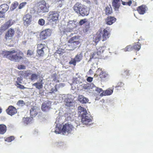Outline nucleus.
Returning a JSON list of instances; mask_svg holds the SVG:
<instances>
[{
    "instance_id": "14",
    "label": "nucleus",
    "mask_w": 153,
    "mask_h": 153,
    "mask_svg": "<svg viewBox=\"0 0 153 153\" xmlns=\"http://www.w3.org/2000/svg\"><path fill=\"white\" fill-rule=\"evenodd\" d=\"M73 128L74 127L71 124L66 123L63 126L62 131L65 133H70Z\"/></svg>"
},
{
    "instance_id": "58",
    "label": "nucleus",
    "mask_w": 153,
    "mask_h": 153,
    "mask_svg": "<svg viewBox=\"0 0 153 153\" xmlns=\"http://www.w3.org/2000/svg\"><path fill=\"white\" fill-rule=\"evenodd\" d=\"M95 91H96L98 92L99 93H100L101 92H102V88H97L95 89Z\"/></svg>"
},
{
    "instance_id": "1",
    "label": "nucleus",
    "mask_w": 153,
    "mask_h": 153,
    "mask_svg": "<svg viewBox=\"0 0 153 153\" xmlns=\"http://www.w3.org/2000/svg\"><path fill=\"white\" fill-rule=\"evenodd\" d=\"M4 56L11 61L19 62L20 60L23 59L24 54L21 51L18 50L17 51L13 50L7 51L3 53Z\"/></svg>"
},
{
    "instance_id": "45",
    "label": "nucleus",
    "mask_w": 153,
    "mask_h": 153,
    "mask_svg": "<svg viewBox=\"0 0 153 153\" xmlns=\"http://www.w3.org/2000/svg\"><path fill=\"white\" fill-rule=\"evenodd\" d=\"M14 139V137L13 136H12L6 138L5 140L6 141L10 142L13 140Z\"/></svg>"
},
{
    "instance_id": "43",
    "label": "nucleus",
    "mask_w": 153,
    "mask_h": 153,
    "mask_svg": "<svg viewBox=\"0 0 153 153\" xmlns=\"http://www.w3.org/2000/svg\"><path fill=\"white\" fill-rule=\"evenodd\" d=\"M33 54V51L32 50H27V55L28 56L30 57Z\"/></svg>"
},
{
    "instance_id": "13",
    "label": "nucleus",
    "mask_w": 153,
    "mask_h": 153,
    "mask_svg": "<svg viewBox=\"0 0 153 153\" xmlns=\"http://www.w3.org/2000/svg\"><path fill=\"white\" fill-rule=\"evenodd\" d=\"M14 23L11 19L9 20L4 24L2 25L0 27L1 31H4L7 30Z\"/></svg>"
},
{
    "instance_id": "18",
    "label": "nucleus",
    "mask_w": 153,
    "mask_h": 153,
    "mask_svg": "<svg viewBox=\"0 0 153 153\" xmlns=\"http://www.w3.org/2000/svg\"><path fill=\"white\" fill-rule=\"evenodd\" d=\"M51 108V103L49 102H45L42 103L41 109L44 111H47Z\"/></svg>"
},
{
    "instance_id": "63",
    "label": "nucleus",
    "mask_w": 153,
    "mask_h": 153,
    "mask_svg": "<svg viewBox=\"0 0 153 153\" xmlns=\"http://www.w3.org/2000/svg\"><path fill=\"white\" fill-rule=\"evenodd\" d=\"M58 129V128H56V130H55V132L56 133V134H59L60 133V131H57L56 130L57 129Z\"/></svg>"
},
{
    "instance_id": "42",
    "label": "nucleus",
    "mask_w": 153,
    "mask_h": 153,
    "mask_svg": "<svg viewBox=\"0 0 153 153\" xmlns=\"http://www.w3.org/2000/svg\"><path fill=\"white\" fill-rule=\"evenodd\" d=\"M121 1H122V4L124 5H128V6H130L132 3V2L131 0L129 1L128 2L123 1L122 0H121Z\"/></svg>"
},
{
    "instance_id": "17",
    "label": "nucleus",
    "mask_w": 153,
    "mask_h": 153,
    "mask_svg": "<svg viewBox=\"0 0 153 153\" xmlns=\"http://www.w3.org/2000/svg\"><path fill=\"white\" fill-rule=\"evenodd\" d=\"M7 114L12 116L16 114L17 112L16 109L13 106H9L6 110Z\"/></svg>"
},
{
    "instance_id": "21",
    "label": "nucleus",
    "mask_w": 153,
    "mask_h": 153,
    "mask_svg": "<svg viewBox=\"0 0 153 153\" xmlns=\"http://www.w3.org/2000/svg\"><path fill=\"white\" fill-rule=\"evenodd\" d=\"M147 9V7L146 5H142L138 7L137 10L140 14L143 15L146 13Z\"/></svg>"
},
{
    "instance_id": "2",
    "label": "nucleus",
    "mask_w": 153,
    "mask_h": 153,
    "mask_svg": "<svg viewBox=\"0 0 153 153\" xmlns=\"http://www.w3.org/2000/svg\"><path fill=\"white\" fill-rule=\"evenodd\" d=\"M79 37L75 36L71 37L68 40L66 47L68 48L69 50L73 51L76 48L80 43L79 41Z\"/></svg>"
},
{
    "instance_id": "28",
    "label": "nucleus",
    "mask_w": 153,
    "mask_h": 153,
    "mask_svg": "<svg viewBox=\"0 0 153 153\" xmlns=\"http://www.w3.org/2000/svg\"><path fill=\"white\" fill-rule=\"evenodd\" d=\"M101 37V34H100L98 32L96 35L93 37V41L95 43H97L100 41Z\"/></svg>"
},
{
    "instance_id": "5",
    "label": "nucleus",
    "mask_w": 153,
    "mask_h": 153,
    "mask_svg": "<svg viewBox=\"0 0 153 153\" xmlns=\"http://www.w3.org/2000/svg\"><path fill=\"white\" fill-rule=\"evenodd\" d=\"M104 51V47H100L97 48L96 50L91 54L90 59H92L99 58L102 56V54Z\"/></svg>"
},
{
    "instance_id": "4",
    "label": "nucleus",
    "mask_w": 153,
    "mask_h": 153,
    "mask_svg": "<svg viewBox=\"0 0 153 153\" xmlns=\"http://www.w3.org/2000/svg\"><path fill=\"white\" fill-rule=\"evenodd\" d=\"M82 122L86 125H90L92 121V117L90 114L88 113L87 112H85V114H82L81 115Z\"/></svg>"
},
{
    "instance_id": "32",
    "label": "nucleus",
    "mask_w": 153,
    "mask_h": 153,
    "mask_svg": "<svg viewBox=\"0 0 153 153\" xmlns=\"http://www.w3.org/2000/svg\"><path fill=\"white\" fill-rule=\"evenodd\" d=\"M21 74L22 76L26 78L30 75L31 74V73L30 70L25 71H22Z\"/></svg>"
},
{
    "instance_id": "62",
    "label": "nucleus",
    "mask_w": 153,
    "mask_h": 153,
    "mask_svg": "<svg viewBox=\"0 0 153 153\" xmlns=\"http://www.w3.org/2000/svg\"><path fill=\"white\" fill-rule=\"evenodd\" d=\"M57 53L59 54L62 55L63 53V52L58 50L57 51Z\"/></svg>"
},
{
    "instance_id": "36",
    "label": "nucleus",
    "mask_w": 153,
    "mask_h": 153,
    "mask_svg": "<svg viewBox=\"0 0 153 153\" xmlns=\"http://www.w3.org/2000/svg\"><path fill=\"white\" fill-rule=\"evenodd\" d=\"M45 46V44H39L37 45V50H44Z\"/></svg>"
},
{
    "instance_id": "31",
    "label": "nucleus",
    "mask_w": 153,
    "mask_h": 153,
    "mask_svg": "<svg viewBox=\"0 0 153 153\" xmlns=\"http://www.w3.org/2000/svg\"><path fill=\"white\" fill-rule=\"evenodd\" d=\"M33 119L32 117H24L23 118V121L25 123L28 124L31 123V121Z\"/></svg>"
},
{
    "instance_id": "3",
    "label": "nucleus",
    "mask_w": 153,
    "mask_h": 153,
    "mask_svg": "<svg viewBox=\"0 0 153 153\" xmlns=\"http://www.w3.org/2000/svg\"><path fill=\"white\" fill-rule=\"evenodd\" d=\"M97 76L98 78L101 81H104L108 76V74L105 71L103 70L102 68H99L96 71V73L94 75V76Z\"/></svg>"
},
{
    "instance_id": "60",
    "label": "nucleus",
    "mask_w": 153,
    "mask_h": 153,
    "mask_svg": "<svg viewBox=\"0 0 153 153\" xmlns=\"http://www.w3.org/2000/svg\"><path fill=\"white\" fill-rule=\"evenodd\" d=\"M24 102L22 100H19L18 101L17 104L18 105L22 104H24Z\"/></svg>"
},
{
    "instance_id": "39",
    "label": "nucleus",
    "mask_w": 153,
    "mask_h": 153,
    "mask_svg": "<svg viewBox=\"0 0 153 153\" xmlns=\"http://www.w3.org/2000/svg\"><path fill=\"white\" fill-rule=\"evenodd\" d=\"M78 109L79 110V111L80 113H81L82 112H83L82 114H85V112H87L86 110L84 108L82 107L81 106H79L78 108Z\"/></svg>"
},
{
    "instance_id": "11",
    "label": "nucleus",
    "mask_w": 153,
    "mask_h": 153,
    "mask_svg": "<svg viewBox=\"0 0 153 153\" xmlns=\"http://www.w3.org/2000/svg\"><path fill=\"white\" fill-rule=\"evenodd\" d=\"M15 34V30L13 29L10 28L5 33L4 38L6 40H11Z\"/></svg>"
},
{
    "instance_id": "29",
    "label": "nucleus",
    "mask_w": 153,
    "mask_h": 153,
    "mask_svg": "<svg viewBox=\"0 0 153 153\" xmlns=\"http://www.w3.org/2000/svg\"><path fill=\"white\" fill-rule=\"evenodd\" d=\"M9 6L7 4H3L0 5V10L6 13L8 10Z\"/></svg>"
},
{
    "instance_id": "55",
    "label": "nucleus",
    "mask_w": 153,
    "mask_h": 153,
    "mask_svg": "<svg viewBox=\"0 0 153 153\" xmlns=\"http://www.w3.org/2000/svg\"><path fill=\"white\" fill-rule=\"evenodd\" d=\"M5 13L2 11H0V18H4L5 17Z\"/></svg>"
},
{
    "instance_id": "50",
    "label": "nucleus",
    "mask_w": 153,
    "mask_h": 153,
    "mask_svg": "<svg viewBox=\"0 0 153 153\" xmlns=\"http://www.w3.org/2000/svg\"><path fill=\"white\" fill-rule=\"evenodd\" d=\"M17 68L19 70L25 69H26L25 66L23 65H18Z\"/></svg>"
},
{
    "instance_id": "19",
    "label": "nucleus",
    "mask_w": 153,
    "mask_h": 153,
    "mask_svg": "<svg viewBox=\"0 0 153 153\" xmlns=\"http://www.w3.org/2000/svg\"><path fill=\"white\" fill-rule=\"evenodd\" d=\"M116 19L114 16H108L105 19L106 23L107 25H111L115 22Z\"/></svg>"
},
{
    "instance_id": "44",
    "label": "nucleus",
    "mask_w": 153,
    "mask_h": 153,
    "mask_svg": "<svg viewBox=\"0 0 153 153\" xmlns=\"http://www.w3.org/2000/svg\"><path fill=\"white\" fill-rule=\"evenodd\" d=\"M37 53L40 56H43L44 54V50H37Z\"/></svg>"
},
{
    "instance_id": "61",
    "label": "nucleus",
    "mask_w": 153,
    "mask_h": 153,
    "mask_svg": "<svg viewBox=\"0 0 153 153\" xmlns=\"http://www.w3.org/2000/svg\"><path fill=\"white\" fill-rule=\"evenodd\" d=\"M124 73L126 75H128L130 74L129 71L128 70L125 71L124 72Z\"/></svg>"
},
{
    "instance_id": "53",
    "label": "nucleus",
    "mask_w": 153,
    "mask_h": 153,
    "mask_svg": "<svg viewBox=\"0 0 153 153\" xmlns=\"http://www.w3.org/2000/svg\"><path fill=\"white\" fill-rule=\"evenodd\" d=\"M85 30L86 32H87L90 28V24L89 23L85 24Z\"/></svg>"
},
{
    "instance_id": "57",
    "label": "nucleus",
    "mask_w": 153,
    "mask_h": 153,
    "mask_svg": "<svg viewBox=\"0 0 153 153\" xmlns=\"http://www.w3.org/2000/svg\"><path fill=\"white\" fill-rule=\"evenodd\" d=\"M93 78L91 77H88L87 79V81L89 82H92L93 80Z\"/></svg>"
},
{
    "instance_id": "52",
    "label": "nucleus",
    "mask_w": 153,
    "mask_h": 153,
    "mask_svg": "<svg viewBox=\"0 0 153 153\" xmlns=\"http://www.w3.org/2000/svg\"><path fill=\"white\" fill-rule=\"evenodd\" d=\"M17 81L16 82L15 84H16L17 83L20 84L22 83V79L21 77H18L17 78Z\"/></svg>"
},
{
    "instance_id": "25",
    "label": "nucleus",
    "mask_w": 153,
    "mask_h": 153,
    "mask_svg": "<svg viewBox=\"0 0 153 153\" xmlns=\"http://www.w3.org/2000/svg\"><path fill=\"white\" fill-rule=\"evenodd\" d=\"M78 100L80 102L82 103H86L88 102L89 101L88 99L82 95L79 96Z\"/></svg>"
},
{
    "instance_id": "22",
    "label": "nucleus",
    "mask_w": 153,
    "mask_h": 153,
    "mask_svg": "<svg viewBox=\"0 0 153 153\" xmlns=\"http://www.w3.org/2000/svg\"><path fill=\"white\" fill-rule=\"evenodd\" d=\"M106 15L109 16L113 13V10L110 4L107 6L104 10Z\"/></svg>"
},
{
    "instance_id": "6",
    "label": "nucleus",
    "mask_w": 153,
    "mask_h": 153,
    "mask_svg": "<svg viewBox=\"0 0 153 153\" xmlns=\"http://www.w3.org/2000/svg\"><path fill=\"white\" fill-rule=\"evenodd\" d=\"M46 3L45 1L42 0L40 1L37 3L38 6V11L39 13H44L48 11V8L47 7Z\"/></svg>"
},
{
    "instance_id": "20",
    "label": "nucleus",
    "mask_w": 153,
    "mask_h": 153,
    "mask_svg": "<svg viewBox=\"0 0 153 153\" xmlns=\"http://www.w3.org/2000/svg\"><path fill=\"white\" fill-rule=\"evenodd\" d=\"M89 13V10L88 7L85 5H84L83 7L80 10L79 14H80L82 16H87Z\"/></svg>"
},
{
    "instance_id": "15",
    "label": "nucleus",
    "mask_w": 153,
    "mask_h": 153,
    "mask_svg": "<svg viewBox=\"0 0 153 153\" xmlns=\"http://www.w3.org/2000/svg\"><path fill=\"white\" fill-rule=\"evenodd\" d=\"M84 5L80 2H77L73 7V10L76 13L79 14V13L80 10L82 9Z\"/></svg>"
},
{
    "instance_id": "7",
    "label": "nucleus",
    "mask_w": 153,
    "mask_h": 153,
    "mask_svg": "<svg viewBox=\"0 0 153 153\" xmlns=\"http://www.w3.org/2000/svg\"><path fill=\"white\" fill-rule=\"evenodd\" d=\"M110 28L107 27L104 29L103 31L101 30H99L98 32L101 34L102 41H106L109 37L110 35Z\"/></svg>"
},
{
    "instance_id": "40",
    "label": "nucleus",
    "mask_w": 153,
    "mask_h": 153,
    "mask_svg": "<svg viewBox=\"0 0 153 153\" xmlns=\"http://www.w3.org/2000/svg\"><path fill=\"white\" fill-rule=\"evenodd\" d=\"M18 5V3L17 1H15L11 6L10 8L12 10H14L16 8Z\"/></svg>"
},
{
    "instance_id": "47",
    "label": "nucleus",
    "mask_w": 153,
    "mask_h": 153,
    "mask_svg": "<svg viewBox=\"0 0 153 153\" xmlns=\"http://www.w3.org/2000/svg\"><path fill=\"white\" fill-rule=\"evenodd\" d=\"M83 87L85 89H90L91 88V86L89 84L87 83L86 84H84Z\"/></svg>"
},
{
    "instance_id": "26",
    "label": "nucleus",
    "mask_w": 153,
    "mask_h": 153,
    "mask_svg": "<svg viewBox=\"0 0 153 153\" xmlns=\"http://www.w3.org/2000/svg\"><path fill=\"white\" fill-rule=\"evenodd\" d=\"M42 80H41L40 82H37L33 84V86H35L36 88L40 89L43 88Z\"/></svg>"
},
{
    "instance_id": "8",
    "label": "nucleus",
    "mask_w": 153,
    "mask_h": 153,
    "mask_svg": "<svg viewBox=\"0 0 153 153\" xmlns=\"http://www.w3.org/2000/svg\"><path fill=\"white\" fill-rule=\"evenodd\" d=\"M59 15L57 11H51L49 13L48 19L50 22H55L59 19Z\"/></svg>"
},
{
    "instance_id": "10",
    "label": "nucleus",
    "mask_w": 153,
    "mask_h": 153,
    "mask_svg": "<svg viewBox=\"0 0 153 153\" xmlns=\"http://www.w3.org/2000/svg\"><path fill=\"white\" fill-rule=\"evenodd\" d=\"M23 20L24 25L25 26H27L31 23L32 16L31 14L27 13L24 16Z\"/></svg>"
},
{
    "instance_id": "51",
    "label": "nucleus",
    "mask_w": 153,
    "mask_h": 153,
    "mask_svg": "<svg viewBox=\"0 0 153 153\" xmlns=\"http://www.w3.org/2000/svg\"><path fill=\"white\" fill-rule=\"evenodd\" d=\"M27 4L26 2H22L21 3L19 6V9H20L23 7Z\"/></svg>"
},
{
    "instance_id": "27",
    "label": "nucleus",
    "mask_w": 153,
    "mask_h": 153,
    "mask_svg": "<svg viewBox=\"0 0 153 153\" xmlns=\"http://www.w3.org/2000/svg\"><path fill=\"white\" fill-rule=\"evenodd\" d=\"M7 128L5 125L4 124H0V134H3L6 131Z\"/></svg>"
},
{
    "instance_id": "33",
    "label": "nucleus",
    "mask_w": 153,
    "mask_h": 153,
    "mask_svg": "<svg viewBox=\"0 0 153 153\" xmlns=\"http://www.w3.org/2000/svg\"><path fill=\"white\" fill-rule=\"evenodd\" d=\"M133 50L134 49L137 51H139L141 48V44L139 42L135 43L132 45Z\"/></svg>"
},
{
    "instance_id": "48",
    "label": "nucleus",
    "mask_w": 153,
    "mask_h": 153,
    "mask_svg": "<svg viewBox=\"0 0 153 153\" xmlns=\"http://www.w3.org/2000/svg\"><path fill=\"white\" fill-rule=\"evenodd\" d=\"M57 85H56L54 86V88H52L51 90V92H50L51 93H53L54 92H56L57 91Z\"/></svg>"
},
{
    "instance_id": "54",
    "label": "nucleus",
    "mask_w": 153,
    "mask_h": 153,
    "mask_svg": "<svg viewBox=\"0 0 153 153\" xmlns=\"http://www.w3.org/2000/svg\"><path fill=\"white\" fill-rule=\"evenodd\" d=\"M124 85V84L122 82H119L117 86L116 87V88L121 87H123Z\"/></svg>"
},
{
    "instance_id": "23",
    "label": "nucleus",
    "mask_w": 153,
    "mask_h": 153,
    "mask_svg": "<svg viewBox=\"0 0 153 153\" xmlns=\"http://www.w3.org/2000/svg\"><path fill=\"white\" fill-rule=\"evenodd\" d=\"M30 115L32 117H35L38 114L37 108L35 106L32 107L30 110Z\"/></svg>"
},
{
    "instance_id": "56",
    "label": "nucleus",
    "mask_w": 153,
    "mask_h": 153,
    "mask_svg": "<svg viewBox=\"0 0 153 153\" xmlns=\"http://www.w3.org/2000/svg\"><path fill=\"white\" fill-rule=\"evenodd\" d=\"M72 30V29H71L70 28H69V27H67L66 28L64 29L65 32H71Z\"/></svg>"
},
{
    "instance_id": "41",
    "label": "nucleus",
    "mask_w": 153,
    "mask_h": 153,
    "mask_svg": "<svg viewBox=\"0 0 153 153\" xmlns=\"http://www.w3.org/2000/svg\"><path fill=\"white\" fill-rule=\"evenodd\" d=\"M45 20L42 19H39L38 21V24L41 26H43L45 25Z\"/></svg>"
},
{
    "instance_id": "37",
    "label": "nucleus",
    "mask_w": 153,
    "mask_h": 153,
    "mask_svg": "<svg viewBox=\"0 0 153 153\" xmlns=\"http://www.w3.org/2000/svg\"><path fill=\"white\" fill-rule=\"evenodd\" d=\"M123 51H129L133 50L132 45H129L127 46L125 48L123 49Z\"/></svg>"
},
{
    "instance_id": "49",
    "label": "nucleus",
    "mask_w": 153,
    "mask_h": 153,
    "mask_svg": "<svg viewBox=\"0 0 153 153\" xmlns=\"http://www.w3.org/2000/svg\"><path fill=\"white\" fill-rule=\"evenodd\" d=\"M87 20L86 19H81L80 20L79 24L80 25H82L86 22Z\"/></svg>"
},
{
    "instance_id": "9",
    "label": "nucleus",
    "mask_w": 153,
    "mask_h": 153,
    "mask_svg": "<svg viewBox=\"0 0 153 153\" xmlns=\"http://www.w3.org/2000/svg\"><path fill=\"white\" fill-rule=\"evenodd\" d=\"M82 53L77 54L76 55L74 58H72L69 62L70 64L73 65L75 66L76 62H80L82 59Z\"/></svg>"
},
{
    "instance_id": "59",
    "label": "nucleus",
    "mask_w": 153,
    "mask_h": 153,
    "mask_svg": "<svg viewBox=\"0 0 153 153\" xmlns=\"http://www.w3.org/2000/svg\"><path fill=\"white\" fill-rule=\"evenodd\" d=\"M53 81L55 82L56 83L59 82V81L57 79V78L56 76L54 77Z\"/></svg>"
},
{
    "instance_id": "16",
    "label": "nucleus",
    "mask_w": 153,
    "mask_h": 153,
    "mask_svg": "<svg viewBox=\"0 0 153 153\" xmlns=\"http://www.w3.org/2000/svg\"><path fill=\"white\" fill-rule=\"evenodd\" d=\"M112 5L115 11H118L121 5L120 0H112Z\"/></svg>"
},
{
    "instance_id": "24",
    "label": "nucleus",
    "mask_w": 153,
    "mask_h": 153,
    "mask_svg": "<svg viewBox=\"0 0 153 153\" xmlns=\"http://www.w3.org/2000/svg\"><path fill=\"white\" fill-rule=\"evenodd\" d=\"M64 102L65 105L68 107L72 106L73 103L71 99L69 98L65 99Z\"/></svg>"
},
{
    "instance_id": "12",
    "label": "nucleus",
    "mask_w": 153,
    "mask_h": 153,
    "mask_svg": "<svg viewBox=\"0 0 153 153\" xmlns=\"http://www.w3.org/2000/svg\"><path fill=\"white\" fill-rule=\"evenodd\" d=\"M51 34V30L49 29H47L41 32L40 34V37L42 40H44L50 36Z\"/></svg>"
},
{
    "instance_id": "64",
    "label": "nucleus",
    "mask_w": 153,
    "mask_h": 153,
    "mask_svg": "<svg viewBox=\"0 0 153 153\" xmlns=\"http://www.w3.org/2000/svg\"><path fill=\"white\" fill-rule=\"evenodd\" d=\"M2 111V109L1 108V107H0V114H1Z\"/></svg>"
},
{
    "instance_id": "46",
    "label": "nucleus",
    "mask_w": 153,
    "mask_h": 153,
    "mask_svg": "<svg viewBox=\"0 0 153 153\" xmlns=\"http://www.w3.org/2000/svg\"><path fill=\"white\" fill-rule=\"evenodd\" d=\"M15 85L17 86V88H19L21 89H24L26 88V87L24 85L19 83H17L16 84H15Z\"/></svg>"
},
{
    "instance_id": "34",
    "label": "nucleus",
    "mask_w": 153,
    "mask_h": 153,
    "mask_svg": "<svg viewBox=\"0 0 153 153\" xmlns=\"http://www.w3.org/2000/svg\"><path fill=\"white\" fill-rule=\"evenodd\" d=\"M67 27L73 30V29L76 27V25L74 22L72 21H70L69 22Z\"/></svg>"
},
{
    "instance_id": "30",
    "label": "nucleus",
    "mask_w": 153,
    "mask_h": 153,
    "mask_svg": "<svg viewBox=\"0 0 153 153\" xmlns=\"http://www.w3.org/2000/svg\"><path fill=\"white\" fill-rule=\"evenodd\" d=\"M113 92V90L111 89H109L106 90L105 91H103L100 95L101 96L109 95L111 94Z\"/></svg>"
},
{
    "instance_id": "38",
    "label": "nucleus",
    "mask_w": 153,
    "mask_h": 153,
    "mask_svg": "<svg viewBox=\"0 0 153 153\" xmlns=\"http://www.w3.org/2000/svg\"><path fill=\"white\" fill-rule=\"evenodd\" d=\"M64 0H54V2L55 3L59 4V7H61L63 4Z\"/></svg>"
},
{
    "instance_id": "35",
    "label": "nucleus",
    "mask_w": 153,
    "mask_h": 153,
    "mask_svg": "<svg viewBox=\"0 0 153 153\" xmlns=\"http://www.w3.org/2000/svg\"><path fill=\"white\" fill-rule=\"evenodd\" d=\"M29 79L31 81L36 80L38 79V75L36 74H31Z\"/></svg>"
}]
</instances>
